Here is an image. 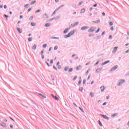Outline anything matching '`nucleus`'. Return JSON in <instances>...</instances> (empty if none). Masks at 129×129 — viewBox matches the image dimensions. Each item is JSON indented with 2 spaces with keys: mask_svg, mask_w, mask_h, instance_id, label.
Masks as SVG:
<instances>
[{
  "mask_svg": "<svg viewBox=\"0 0 129 129\" xmlns=\"http://www.w3.org/2000/svg\"><path fill=\"white\" fill-rule=\"evenodd\" d=\"M83 13H85V9L84 8L81 10L80 14H83Z\"/></svg>",
  "mask_w": 129,
  "mask_h": 129,
  "instance_id": "18",
  "label": "nucleus"
},
{
  "mask_svg": "<svg viewBox=\"0 0 129 129\" xmlns=\"http://www.w3.org/2000/svg\"><path fill=\"white\" fill-rule=\"evenodd\" d=\"M33 16H31L30 17V18H29V20H30V21H32V20H33Z\"/></svg>",
  "mask_w": 129,
  "mask_h": 129,
  "instance_id": "44",
  "label": "nucleus"
},
{
  "mask_svg": "<svg viewBox=\"0 0 129 129\" xmlns=\"http://www.w3.org/2000/svg\"><path fill=\"white\" fill-rule=\"evenodd\" d=\"M39 95H40V96L44 97V98H46V95L45 94H39Z\"/></svg>",
  "mask_w": 129,
  "mask_h": 129,
  "instance_id": "20",
  "label": "nucleus"
},
{
  "mask_svg": "<svg viewBox=\"0 0 129 129\" xmlns=\"http://www.w3.org/2000/svg\"><path fill=\"white\" fill-rule=\"evenodd\" d=\"M83 89H84V88H83V87H80L79 88V91H81V92H82L83 91Z\"/></svg>",
  "mask_w": 129,
  "mask_h": 129,
  "instance_id": "27",
  "label": "nucleus"
},
{
  "mask_svg": "<svg viewBox=\"0 0 129 129\" xmlns=\"http://www.w3.org/2000/svg\"><path fill=\"white\" fill-rule=\"evenodd\" d=\"M83 83H84V84H85V83H86V80L84 79V80H83Z\"/></svg>",
  "mask_w": 129,
  "mask_h": 129,
  "instance_id": "55",
  "label": "nucleus"
},
{
  "mask_svg": "<svg viewBox=\"0 0 129 129\" xmlns=\"http://www.w3.org/2000/svg\"><path fill=\"white\" fill-rule=\"evenodd\" d=\"M32 37H29L28 38V41L29 42H32Z\"/></svg>",
  "mask_w": 129,
  "mask_h": 129,
  "instance_id": "33",
  "label": "nucleus"
},
{
  "mask_svg": "<svg viewBox=\"0 0 129 129\" xmlns=\"http://www.w3.org/2000/svg\"><path fill=\"white\" fill-rule=\"evenodd\" d=\"M52 49H53V48L52 47H50L48 49L49 52H50V51H51V50H52Z\"/></svg>",
  "mask_w": 129,
  "mask_h": 129,
  "instance_id": "56",
  "label": "nucleus"
},
{
  "mask_svg": "<svg viewBox=\"0 0 129 129\" xmlns=\"http://www.w3.org/2000/svg\"><path fill=\"white\" fill-rule=\"evenodd\" d=\"M41 56L42 59H45V55H44V54H41Z\"/></svg>",
  "mask_w": 129,
  "mask_h": 129,
  "instance_id": "38",
  "label": "nucleus"
},
{
  "mask_svg": "<svg viewBox=\"0 0 129 129\" xmlns=\"http://www.w3.org/2000/svg\"><path fill=\"white\" fill-rule=\"evenodd\" d=\"M48 18H49V16L48 15V14H47V13H45L44 15L43 18L44 19H48Z\"/></svg>",
  "mask_w": 129,
  "mask_h": 129,
  "instance_id": "12",
  "label": "nucleus"
},
{
  "mask_svg": "<svg viewBox=\"0 0 129 129\" xmlns=\"http://www.w3.org/2000/svg\"><path fill=\"white\" fill-rule=\"evenodd\" d=\"M100 116H102V117L104 118V119H107V120H109V117L107 116L106 115L100 114Z\"/></svg>",
  "mask_w": 129,
  "mask_h": 129,
  "instance_id": "4",
  "label": "nucleus"
},
{
  "mask_svg": "<svg viewBox=\"0 0 129 129\" xmlns=\"http://www.w3.org/2000/svg\"><path fill=\"white\" fill-rule=\"evenodd\" d=\"M113 25V23L112 22H109V25L110 26H112Z\"/></svg>",
  "mask_w": 129,
  "mask_h": 129,
  "instance_id": "41",
  "label": "nucleus"
},
{
  "mask_svg": "<svg viewBox=\"0 0 129 129\" xmlns=\"http://www.w3.org/2000/svg\"><path fill=\"white\" fill-rule=\"evenodd\" d=\"M125 82V80H120L117 85V86H120V85H122V84H123Z\"/></svg>",
  "mask_w": 129,
  "mask_h": 129,
  "instance_id": "2",
  "label": "nucleus"
},
{
  "mask_svg": "<svg viewBox=\"0 0 129 129\" xmlns=\"http://www.w3.org/2000/svg\"><path fill=\"white\" fill-rule=\"evenodd\" d=\"M100 38H101V36H98L97 37V39H100Z\"/></svg>",
  "mask_w": 129,
  "mask_h": 129,
  "instance_id": "61",
  "label": "nucleus"
},
{
  "mask_svg": "<svg viewBox=\"0 0 129 129\" xmlns=\"http://www.w3.org/2000/svg\"><path fill=\"white\" fill-rule=\"evenodd\" d=\"M58 12V10H55L53 13H52V14L51 15V16H54V15H55V14H56V12Z\"/></svg>",
  "mask_w": 129,
  "mask_h": 129,
  "instance_id": "26",
  "label": "nucleus"
},
{
  "mask_svg": "<svg viewBox=\"0 0 129 129\" xmlns=\"http://www.w3.org/2000/svg\"><path fill=\"white\" fill-rule=\"evenodd\" d=\"M93 23L95 24H99L100 23V20H96L95 21H93Z\"/></svg>",
  "mask_w": 129,
  "mask_h": 129,
  "instance_id": "17",
  "label": "nucleus"
},
{
  "mask_svg": "<svg viewBox=\"0 0 129 129\" xmlns=\"http://www.w3.org/2000/svg\"><path fill=\"white\" fill-rule=\"evenodd\" d=\"M81 82H82V80H81V79H80V80L79 81V84H81Z\"/></svg>",
  "mask_w": 129,
  "mask_h": 129,
  "instance_id": "50",
  "label": "nucleus"
},
{
  "mask_svg": "<svg viewBox=\"0 0 129 129\" xmlns=\"http://www.w3.org/2000/svg\"><path fill=\"white\" fill-rule=\"evenodd\" d=\"M79 108L81 110V111H82V112H84V111L83 110V109H82V108H81L80 107H79Z\"/></svg>",
  "mask_w": 129,
  "mask_h": 129,
  "instance_id": "48",
  "label": "nucleus"
},
{
  "mask_svg": "<svg viewBox=\"0 0 129 129\" xmlns=\"http://www.w3.org/2000/svg\"><path fill=\"white\" fill-rule=\"evenodd\" d=\"M95 31V29H94V27H91L88 30V33H93Z\"/></svg>",
  "mask_w": 129,
  "mask_h": 129,
  "instance_id": "3",
  "label": "nucleus"
},
{
  "mask_svg": "<svg viewBox=\"0 0 129 129\" xmlns=\"http://www.w3.org/2000/svg\"><path fill=\"white\" fill-rule=\"evenodd\" d=\"M90 77H91V76L90 75H89L88 76V78H87V80H89V79H90Z\"/></svg>",
  "mask_w": 129,
  "mask_h": 129,
  "instance_id": "46",
  "label": "nucleus"
},
{
  "mask_svg": "<svg viewBox=\"0 0 129 129\" xmlns=\"http://www.w3.org/2000/svg\"><path fill=\"white\" fill-rule=\"evenodd\" d=\"M53 98H54V99H55V100H57V101L59 100V98H58L56 96H55Z\"/></svg>",
  "mask_w": 129,
  "mask_h": 129,
  "instance_id": "31",
  "label": "nucleus"
},
{
  "mask_svg": "<svg viewBox=\"0 0 129 129\" xmlns=\"http://www.w3.org/2000/svg\"><path fill=\"white\" fill-rule=\"evenodd\" d=\"M46 64L47 65L48 67H50V64L47 61H45Z\"/></svg>",
  "mask_w": 129,
  "mask_h": 129,
  "instance_id": "49",
  "label": "nucleus"
},
{
  "mask_svg": "<svg viewBox=\"0 0 129 129\" xmlns=\"http://www.w3.org/2000/svg\"><path fill=\"white\" fill-rule=\"evenodd\" d=\"M98 124H99V125H100V126H102V123H101V122L100 121V120H99L98 121Z\"/></svg>",
  "mask_w": 129,
  "mask_h": 129,
  "instance_id": "23",
  "label": "nucleus"
},
{
  "mask_svg": "<svg viewBox=\"0 0 129 129\" xmlns=\"http://www.w3.org/2000/svg\"><path fill=\"white\" fill-rule=\"evenodd\" d=\"M98 63H99V61H97L96 63H95L94 66H96V65H97Z\"/></svg>",
  "mask_w": 129,
  "mask_h": 129,
  "instance_id": "47",
  "label": "nucleus"
},
{
  "mask_svg": "<svg viewBox=\"0 0 129 129\" xmlns=\"http://www.w3.org/2000/svg\"><path fill=\"white\" fill-rule=\"evenodd\" d=\"M29 6H30V4H27L24 6V8H26V9H28L29 8Z\"/></svg>",
  "mask_w": 129,
  "mask_h": 129,
  "instance_id": "29",
  "label": "nucleus"
},
{
  "mask_svg": "<svg viewBox=\"0 0 129 129\" xmlns=\"http://www.w3.org/2000/svg\"><path fill=\"white\" fill-rule=\"evenodd\" d=\"M71 28H72L71 26H69V28L66 29L63 31V34H66L67 33H68V31H69V30H70V29H71Z\"/></svg>",
  "mask_w": 129,
  "mask_h": 129,
  "instance_id": "7",
  "label": "nucleus"
},
{
  "mask_svg": "<svg viewBox=\"0 0 129 129\" xmlns=\"http://www.w3.org/2000/svg\"><path fill=\"white\" fill-rule=\"evenodd\" d=\"M105 31L103 32L101 34L102 36H103V35H105Z\"/></svg>",
  "mask_w": 129,
  "mask_h": 129,
  "instance_id": "57",
  "label": "nucleus"
},
{
  "mask_svg": "<svg viewBox=\"0 0 129 129\" xmlns=\"http://www.w3.org/2000/svg\"><path fill=\"white\" fill-rule=\"evenodd\" d=\"M42 47L43 48H46L47 47V44H43Z\"/></svg>",
  "mask_w": 129,
  "mask_h": 129,
  "instance_id": "45",
  "label": "nucleus"
},
{
  "mask_svg": "<svg viewBox=\"0 0 129 129\" xmlns=\"http://www.w3.org/2000/svg\"><path fill=\"white\" fill-rule=\"evenodd\" d=\"M31 11H32V9L31 8H29L28 10V11H27V12H31Z\"/></svg>",
  "mask_w": 129,
  "mask_h": 129,
  "instance_id": "58",
  "label": "nucleus"
},
{
  "mask_svg": "<svg viewBox=\"0 0 129 129\" xmlns=\"http://www.w3.org/2000/svg\"><path fill=\"white\" fill-rule=\"evenodd\" d=\"M101 70H102V68L97 69L96 70V72H97L98 73V72H100V71H101Z\"/></svg>",
  "mask_w": 129,
  "mask_h": 129,
  "instance_id": "15",
  "label": "nucleus"
},
{
  "mask_svg": "<svg viewBox=\"0 0 129 129\" xmlns=\"http://www.w3.org/2000/svg\"><path fill=\"white\" fill-rule=\"evenodd\" d=\"M118 68V65L115 66L114 67L111 69V70H110V72H112V71H114L115 70H116V69H117Z\"/></svg>",
  "mask_w": 129,
  "mask_h": 129,
  "instance_id": "5",
  "label": "nucleus"
},
{
  "mask_svg": "<svg viewBox=\"0 0 129 129\" xmlns=\"http://www.w3.org/2000/svg\"><path fill=\"white\" fill-rule=\"evenodd\" d=\"M35 4H36V1H34L31 2L30 5H31V6H33V5H35Z\"/></svg>",
  "mask_w": 129,
  "mask_h": 129,
  "instance_id": "30",
  "label": "nucleus"
},
{
  "mask_svg": "<svg viewBox=\"0 0 129 129\" xmlns=\"http://www.w3.org/2000/svg\"><path fill=\"white\" fill-rule=\"evenodd\" d=\"M129 52V50H127L125 51V53H128Z\"/></svg>",
  "mask_w": 129,
  "mask_h": 129,
  "instance_id": "64",
  "label": "nucleus"
},
{
  "mask_svg": "<svg viewBox=\"0 0 129 129\" xmlns=\"http://www.w3.org/2000/svg\"><path fill=\"white\" fill-rule=\"evenodd\" d=\"M117 115H118V113H114V114H113L112 115H111V117H113L116 116Z\"/></svg>",
  "mask_w": 129,
  "mask_h": 129,
  "instance_id": "19",
  "label": "nucleus"
},
{
  "mask_svg": "<svg viewBox=\"0 0 129 129\" xmlns=\"http://www.w3.org/2000/svg\"><path fill=\"white\" fill-rule=\"evenodd\" d=\"M31 25L32 26V27H35V26H36V24L34 23H31Z\"/></svg>",
  "mask_w": 129,
  "mask_h": 129,
  "instance_id": "35",
  "label": "nucleus"
},
{
  "mask_svg": "<svg viewBox=\"0 0 129 129\" xmlns=\"http://www.w3.org/2000/svg\"><path fill=\"white\" fill-rule=\"evenodd\" d=\"M93 36H94V34L92 33H90L89 34V37H93Z\"/></svg>",
  "mask_w": 129,
  "mask_h": 129,
  "instance_id": "34",
  "label": "nucleus"
},
{
  "mask_svg": "<svg viewBox=\"0 0 129 129\" xmlns=\"http://www.w3.org/2000/svg\"><path fill=\"white\" fill-rule=\"evenodd\" d=\"M50 64H53V59L50 60Z\"/></svg>",
  "mask_w": 129,
  "mask_h": 129,
  "instance_id": "62",
  "label": "nucleus"
},
{
  "mask_svg": "<svg viewBox=\"0 0 129 129\" xmlns=\"http://www.w3.org/2000/svg\"><path fill=\"white\" fill-rule=\"evenodd\" d=\"M51 39H53V40H59V37H53L51 38Z\"/></svg>",
  "mask_w": 129,
  "mask_h": 129,
  "instance_id": "21",
  "label": "nucleus"
},
{
  "mask_svg": "<svg viewBox=\"0 0 129 129\" xmlns=\"http://www.w3.org/2000/svg\"><path fill=\"white\" fill-rule=\"evenodd\" d=\"M58 49V46H55V47H54V50H57Z\"/></svg>",
  "mask_w": 129,
  "mask_h": 129,
  "instance_id": "43",
  "label": "nucleus"
},
{
  "mask_svg": "<svg viewBox=\"0 0 129 129\" xmlns=\"http://www.w3.org/2000/svg\"><path fill=\"white\" fill-rule=\"evenodd\" d=\"M90 96H91V97H94V95H93V93H92V92H90Z\"/></svg>",
  "mask_w": 129,
  "mask_h": 129,
  "instance_id": "24",
  "label": "nucleus"
},
{
  "mask_svg": "<svg viewBox=\"0 0 129 129\" xmlns=\"http://www.w3.org/2000/svg\"><path fill=\"white\" fill-rule=\"evenodd\" d=\"M117 49H118V47H117V46L114 47L113 48V50L112 51V53L113 54H115V53H116V52H117Z\"/></svg>",
  "mask_w": 129,
  "mask_h": 129,
  "instance_id": "6",
  "label": "nucleus"
},
{
  "mask_svg": "<svg viewBox=\"0 0 129 129\" xmlns=\"http://www.w3.org/2000/svg\"><path fill=\"white\" fill-rule=\"evenodd\" d=\"M106 104H107V103L105 102L102 104V105H106Z\"/></svg>",
  "mask_w": 129,
  "mask_h": 129,
  "instance_id": "52",
  "label": "nucleus"
},
{
  "mask_svg": "<svg viewBox=\"0 0 129 129\" xmlns=\"http://www.w3.org/2000/svg\"><path fill=\"white\" fill-rule=\"evenodd\" d=\"M109 39L110 40H111V39H112V36L110 35V36H109Z\"/></svg>",
  "mask_w": 129,
  "mask_h": 129,
  "instance_id": "53",
  "label": "nucleus"
},
{
  "mask_svg": "<svg viewBox=\"0 0 129 129\" xmlns=\"http://www.w3.org/2000/svg\"><path fill=\"white\" fill-rule=\"evenodd\" d=\"M99 31H100V28H98V29H97V30L96 31L95 33H98V32H99Z\"/></svg>",
  "mask_w": 129,
  "mask_h": 129,
  "instance_id": "40",
  "label": "nucleus"
},
{
  "mask_svg": "<svg viewBox=\"0 0 129 129\" xmlns=\"http://www.w3.org/2000/svg\"><path fill=\"white\" fill-rule=\"evenodd\" d=\"M87 29H88V26H83L81 28V31H84V30H86Z\"/></svg>",
  "mask_w": 129,
  "mask_h": 129,
  "instance_id": "10",
  "label": "nucleus"
},
{
  "mask_svg": "<svg viewBox=\"0 0 129 129\" xmlns=\"http://www.w3.org/2000/svg\"><path fill=\"white\" fill-rule=\"evenodd\" d=\"M81 68H82L81 66H79L78 67H77L76 70H80V69H81Z\"/></svg>",
  "mask_w": 129,
  "mask_h": 129,
  "instance_id": "25",
  "label": "nucleus"
},
{
  "mask_svg": "<svg viewBox=\"0 0 129 129\" xmlns=\"http://www.w3.org/2000/svg\"><path fill=\"white\" fill-rule=\"evenodd\" d=\"M17 30L19 33V34H22L23 33V31L20 28H17Z\"/></svg>",
  "mask_w": 129,
  "mask_h": 129,
  "instance_id": "9",
  "label": "nucleus"
},
{
  "mask_svg": "<svg viewBox=\"0 0 129 129\" xmlns=\"http://www.w3.org/2000/svg\"><path fill=\"white\" fill-rule=\"evenodd\" d=\"M41 12V10L39 9L35 11L36 14H38V13H40Z\"/></svg>",
  "mask_w": 129,
  "mask_h": 129,
  "instance_id": "32",
  "label": "nucleus"
},
{
  "mask_svg": "<svg viewBox=\"0 0 129 129\" xmlns=\"http://www.w3.org/2000/svg\"><path fill=\"white\" fill-rule=\"evenodd\" d=\"M0 125H1V126H3V127H6L7 125L6 124V123H5V122H3L0 123Z\"/></svg>",
  "mask_w": 129,
  "mask_h": 129,
  "instance_id": "13",
  "label": "nucleus"
},
{
  "mask_svg": "<svg viewBox=\"0 0 129 129\" xmlns=\"http://www.w3.org/2000/svg\"><path fill=\"white\" fill-rule=\"evenodd\" d=\"M32 49H33V50H36V49H37V45L36 44H34L32 46Z\"/></svg>",
  "mask_w": 129,
  "mask_h": 129,
  "instance_id": "16",
  "label": "nucleus"
},
{
  "mask_svg": "<svg viewBox=\"0 0 129 129\" xmlns=\"http://www.w3.org/2000/svg\"><path fill=\"white\" fill-rule=\"evenodd\" d=\"M69 69V67H66L65 68H64V71L67 72V71H68V70Z\"/></svg>",
  "mask_w": 129,
  "mask_h": 129,
  "instance_id": "28",
  "label": "nucleus"
},
{
  "mask_svg": "<svg viewBox=\"0 0 129 129\" xmlns=\"http://www.w3.org/2000/svg\"><path fill=\"white\" fill-rule=\"evenodd\" d=\"M75 32H76V30H74L73 31H71L70 32L68 33V35H64L63 37L65 39L67 38H69V37H71V36H73V35L75 34Z\"/></svg>",
  "mask_w": 129,
  "mask_h": 129,
  "instance_id": "1",
  "label": "nucleus"
},
{
  "mask_svg": "<svg viewBox=\"0 0 129 129\" xmlns=\"http://www.w3.org/2000/svg\"><path fill=\"white\" fill-rule=\"evenodd\" d=\"M109 62H110V61L107 60V61L104 62L103 63H102V65H106V64H107V63H109Z\"/></svg>",
  "mask_w": 129,
  "mask_h": 129,
  "instance_id": "14",
  "label": "nucleus"
},
{
  "mask_svg": "<svg viewBox=\"0 0 129 129\" xmlns=\"http://www.w3.org/2000/svg\"><path fill=\"white\" fill-rule=\"evenodd\" d=\"M79 24V22H75L74 24H71V27L74 28V27H76V26H78V24Z\"/></svg>",
  "mask_w": 129,
  "mask_h": 129,
  "instance_id": "8",
  "label": "nucleus"
},
{
  "mask_svg": "<svg viewBox=\"0 0 129 129\" xmlns=\"http://www.w3.org/2000/svg\"><path fill=\"white\" fill-rule=\"evenodd\" d=\"M76 79H77V76H76L74 77V78H73V80L74 81H75V80H76Z\"/></svg>",
  "mask_w": 129,
  "mask_h": 129,
  "instance_id": "36",
  "label": "nucleus"
},
{
  "mask_svg": "<svg viewBox=\"0 0 129 129\" xmlns=\"http://www.w3.org/2000/svg\"><path fill=\"white\" fill-rule=\"evenodd\" d=\"M10 127H11V128H13V124H11L10 125Z\"/></svg>",
  "mask_w": 129,
  "mask_h": 129,
  "instance_id": "63",
  "label": "nucleus"
},
{
  "mask_svg": "<svg viewBox=\"0 0 129 129\" xmlns=\"http://www.w3.org/2000/svg\"><path fill=\"white\" fill-rule=\"evenodd\" d=\"M61 65H59V66H57V68H58V69H61Z\"/></svg>",
  "mask_w": 129,
  "mask_h": 129,
  "instance_id": "54",
  "label": "nucleus"
},
{
  "mask_svg": "<svg viewBox=\"0 0 129 129\" xmlns=\"http://www.w3.org/2000/svg\"><path fill=\"white\" fill-rule=\"evenodd\" d=\"M53 69H54V70H56V71L58 70V69H57V68H56L55 66H53Z\"/></svg>",
  "mask_w": 129,
  "mask_h": 129,
  "instance_id": "42",
  "label": "nucleus"
},
{
  "mask_svg": "<svg viewBox=\"0 0 129 129\" xmlns=\"http://www.w3.org/2000/svg\"><path fill=\"white\" fill-rule=\"evenodd\" d=\"M89 73V70H88L86 72V74H88Z\"/></svg>",
  "mask_w": 129,
  "mask_h": 129,
  "instance_id": "59",
  "label": "nucleus"
},
{
  "mask_svg": "<svg viewBox=\"0 0 129 129\" xmlns=\"http://www.w3.org/2000/svg\"><path fill=\"white\" fill-rule=\"evenodd\" d=\"M50 25L49 23H46L44 27H46V28H48V27H50Z\"/></svg>",
  "mask_w": 129,
  "mask_h": 129,
  "instance_id": "22",
  "label": "nucleus"
},
{
  "mask_svg": "<svg viewBox=\"0 0 129 129\" xmlns=\"http://www.w3.org/2000/svg\"><path fill=\"white\" fill-rule=\"evenodd\" d=\"M72 71H73V68H71V69L69 70V72H72Z\"/></svg>",
  "mask_w": 129,
  "mask_h": 129,
  "instance_id": "39",
  "label": "nucleus"
},
{
  "mask_svg": "<svg viewBox=\"0 0 129 129\" xmlns=\"http://www.w3.org/2000/svg\"><path fill=\"white\" fill-rule=\"evenodd\" d=\"M44 52H45V50L43 49L42 50H41V52H40V54L41 55H43Z\"/></svg>",
  "mask_w": 129,
  "mask_h": 129,
  "instance_id": "37",
  "label": "nucleus"
},
{
  "mask_svg": "<svg viewBox=\"0 0 129 129\" xmlns=\"http://www.w3.org/2000/svg\"><path fill=\"white\" fill-rule=\"evenodd\" d=\"M75 56H76V54H73L72 55V57H75Z\"/></svg>",
  "mask_w": 129,
  "mask_h": 129,
  "instance_id": "60",
  "label": "nucleus"
},
{
  "mask_svg": "<svg viewBox=\"0 0 129 129\" xmlns=\"http://www.w3.org/2000/svg\"><path fill=\"white\" fill-rule=\"evenodd\" d=\"M101 91L102 92H103L104 91V89H105V87H104V86H102L100 87Z\"/></svg>",
  "mask_w": 129,
  "mask_h": 129,
  "instance_id": "11",
  "label": "nucleus"
},
{
  "mask_svg": "<svg viewBox=\"0 0 129 129\" xmlns=\"http://www.w3.org/2000/svg\"><path fill=\"white\" fill-rule=\"evenodd\" d=\"M82 4H83V2H81L79 3V6H81V5H82Z\"/></svg>",
  "mask_w": 129,
  "mask_h": 129,
  "instance_id": "51",
  "label": "nucleus"
}]
</instances>
